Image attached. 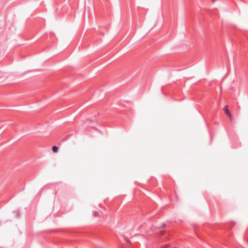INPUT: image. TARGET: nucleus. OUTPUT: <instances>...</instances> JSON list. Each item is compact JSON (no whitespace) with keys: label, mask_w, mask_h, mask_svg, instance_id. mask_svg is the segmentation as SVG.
<instances>
[{"label":"nucleus","mask_w":248,"mask_h":248,"mask_svg":"<svg viewBox=\"0 0 248 248\" xmlns=\"http://www.w3.org/2000/svg\"><path fill=\"white\" fill-rule=\"evenodd\" d=\"M166 226V224L165 223H163L162 224L161 227L164 228Z\"/></svg>","instance_id":"obj_4"},{"label":"nucleus","mask_w":248,"mask_h":248,"mask_svg":"<svg viewBox=\"0 0 248 248\" xmlns=\"http://www.w3.org/2000/svg\"><path fill=\"white\" fill-rule=\"evenodd\" d=\"M213 2H214L215 0H211Z\"/></svg>","instance_id":"obj_7"},{"label":"nucleus","mask_w":248,"mask_h":248,"mask_svg":"<svg viewBox=\"0 0 248 248\" xmlns=\"http://www.w3.org/2000/svg\"><path fill=\"white\" fill-rule=\"evenodd\" d=\"M17 216H19V213L18 212L17 213Z\"/></svg>","instance_id":"obj_6"},{"label":"nucleus","mask_w":248,"mask_h":248,"mask_svg":"<svg viewBox=\"0 0 248 248\" xmlns=\"http://www.w3.org/2000/svg\"><path fill=\"white\" fill-rule=\"evenodd\" d=\"M170 246L169 245H165L164 246H162L160 248H169Z\"/></svg>","instance_id":"obj_3"},{"label":"nucleus","mask_w":248,"mask_h":248,"mask_svg":"<svg viewBox=\"0 0 248 248\" xmlns=\"http://www.w3.org/2000/svg\"><path fill=\"white\" fill-rule=\"evenodd\" d=\"M224 110H225L226 114L228 116V117L230 118V120L232 121V116L230 111L228 109V106H226L225 107Z\"/></svg>","instance_id":"obj_1"},{"label":"nucleus","mask_w":248,"mask_h":248,"mask_svg":"<svg viewBox=\"0 0 248 248\" xmlns=\"http://www.w3.org/2000/svg\"><path fill=\"white\" fill-rule=\"evenodd\" d=\"M58 150V147L56 146H53L52 147V151L54 153H56Z\"/></svg>","instance_id":"obj_2"},{"label":"nucleus","mask_w":248,"mask_h":248,"mask_svg":"<svg viewBox=\"0 0 248 248\" xmlns=\"http://www.w3.org/2000/svg\"><path fill=\"white\" fill-rule=\"evenodd\" d=\"M96 214H97V212H96L94 211V212H93V215H94V216H97Z\"/></svg>","instance_id":"obj_5"}]
</instances>
